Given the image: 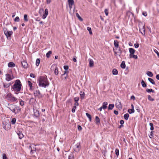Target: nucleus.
I'll return each instance as SVG.
<instances>
[{"instance_id":"34","label":"nucleus","mask_w":159,"mask_h":159,"mask_svg":"<svg viewBox=\"0 0 159 159\" xmlns=\"http://www.w3.org/2000/svg\"><path fill=\"white\" fill-rule=\"evenodd\" d=\"M141 83L142 86L143 87L145 88L146 87L147 85L143 80H142Z\"/></svg>"},{"instance_id":"48","label":"nucleus","mask_w":159,"mask_h":159,"mask_svg":"<svg viewBox=\"0 0 159 159\" xmlns=\"http://www.w3.org/2000/svg\"><path fill=\"white\" fill-rule=\"evenodd\" d=\"M24 19L25 21H27L28 20L27 18V15L26 14H25L24 15Z\"/></svg>"},{"instance_id":"31","label":"nucleus","mask_w":159,"mask_h":159,"mask_svg":"<svg viewBox=\"0 0 159 159\" xmlns=\"http://www.w3.org/2000/svg\"><path fill=\"white\" fill-rule=\"evenodd\" d=\"M80 98H81V99H83L84 97V95H85L84 93V92H83L82 91H81L80 92Z\"/></svg>"},{"instance_id":"9","label":"nucleus","mask_w":159,"mask_h":159,"mask_svg":"<svg viewBox=\"0 0 159 159\" xmlns=\"http://www.w3.org/2000/svg\"><path fill=\"white\" fill-rule=\"evenodd\" d=\"M20 111V109L19 108V107L16 105L14 108L13 110L12 111V112L14 113L15 114H16L18 113Z\"/></svg>"},{"instance_id":"47","label":"nucleus","mask_w":159,"mask_h":159,"mask_svg":"<svg viewBox=\"0 0 159 159\" xmlns=\"http://www.w3.org/2000/svg\"><path fill=\"white\" fill-rule=\"evenodd\" d=\"M87 30L89 31V34H92V31L90 27H88L87 28Z\"/></svg>"},{"instance_id":"51","label":"nucleus","mask_w":159,"mask_h":159,"mask_svg":"<svg viewBox=\"0 0 159 159\" xmlns=\"http://www.w3.org/2000/svg\"><path fill=\"white\" fill-rule=\"evenodd\" d=\"M20 21V19L19 17L16 16L14 19V21L15 22H19Z\"/></svg>"},{"instance_id":"22","label":"nucleus","mask_w":159,"mask_h":159,"mask_svg":"<svg viewBox=\"0 0 159 159\" xmlns=\"http://www.w3.org/2000/svg\"><path fill=\"white\" fill-rule=\"evenodd\" d=\"M134 14L132 12H130L129 11H128L126 13V16H128L129 18L130 17V16H131L132 17L134 16Z\"/></svg>"},{"instance_id":"42","label":"nucleus","mask_w":159,"mask_h":159,"mask_svg":"<svg viewBox=\"0 0 159 159\" xmlns=\"http://www.w3.org/2000/svg\"><path fill=\"white\" fill-rule=\"evenodd\" d=\"M146 91L148 93L152 92L154 93V91L152 89H147L146 90Z\"/></svg>"},{"instance_id":"60","label":"nucleus","mask_w":159,"mask_h":159,"mask_svg":"<svg viewBox=\"0 0 159 159\" xmlns=\"http://www.w3.org/2000/svg\"><path fill=\"white\" fill-rule=\"evenodd\" d=\"M3 159H7V156L5 154H3L2 157Z\"/></svg>"},{"instance_id":"14","label":"nucleus","mask_w":159,"mask_h":159,"mask_svg":"<svg viewBox=\"0 0 159 159\" xmlns=\"http://www.w3.org/2000/svg\"><path fill=\"white\" fill-rule=\"evenodd\" d=\"M17 133L20 139H21L23 138L24 135L20 131H18Z\"/></svg>"},{"instance_id":"21","label":"nucleus","mask_w":159,"mask_h":159,"mask_svg":"<svg viewBox=\"0 0 159 159\" xmlns=\"http://www.w3.org/2000/svg\"><path fill=\"white\" fill-rule=\"evenodd\" d=\"M15 66V64L13 62H10L8 64V66L9 67H13Z\"/></svg>"},{"instance_id":"3","label":"nucleus","mask_w":159,"mask_h":159,"mask_svg":"<svg viewBox=\"0 0 159 159\" xmlns=\"http://www.w3.org/2000/svg\"><path fill=\"white\" fill-rule=\"evenodd\" d=\"M2 125L3 127L6 130H9L11 128V124L8 120L7 121H3L2 122Z\"/></svg>"},{"instance_id":"24","label":"nucleus","mask_w":159,"mask_h":159,"mask_svg":"<svg viewBox=\"0 0 159 159\" xmlns=\"http://www.w3.org/2000/svg\"><path fill=\"white\" fill-rule=\"evenodd\" d=\"M112 73L113 75H117L118 74V71L116 69H113L112 70Z\"/></svg>"},{"instance_id":"19","label":"nucleus","mask_w":159,"mask_h":159,"mask_svg":"<svg viewBox=\"0 0 159 159\" xmlns=\"http://www.w3.org/2000/svg\"><path fill=\"white\" fill-rule=\"evenodd\" d=\"M108 104V103L107 102H105L102 103V108L103 109H105L107 108V105Z\"/></svg>"},{"instance_id":"32","label":"nucleus","mask_w":159,"mask_h":159,"mask_svg":"<svg viewBox=\"0 0 159 159\" xmlns=\"http://www.w3.org/2000/svg\"><path fill=\"white\" fill-rule=\"evenodd\" d=\"M129 116V114L128 113H126L124 115V117L125 120H127L128 119Z\"/></svg>"},{"instance_id":"38","label":"nucleus","mask_w":159,"mask_h":159,"mask_svg":"<svg viewBox=\"0 0 159 159\" xmlns=\"http://www.w3.org/2000/svg\"><path fill=\"white\" fill-rule=\"evenodd\" d=\"M52 52L50 51L48 52L46 54V57L47 58H49L50 57V55L52 54Z\"/></svg>"},{"instance_id":"61","label":"nucleus","mask_w":159,"mask_h":159,"mask_svg":"<svg viewBox=\"0 0 159 159\" xmlns=\"http://www.w3.org/2000/svg\"><path fill=\"white\" fill-rule=\"evenodd\" d=\"M153 131H151L150 133V137L151 138H152L153 137Z\"/></svg>"},{"instance_id":"46","label":"nucleus","mask_w":159,"mask_h":159,"mask_svg":"<svg viewBox=\"0 0 159 159\" xmlns=\"http://www.w3.org/2000/svg\"><path fill=\"white\" fill-rule=\"evenodd\" d=\"M149 125L150 126V130H152L154 129V127L153 126V124L152 123H149Z\"/></svg>"},{"instance_id":"35","label":"nucleus","mask_w":159,"mask_h":159,"mask_svg":"<svg viewBox=\"0 0 159 159\" xmlns=\"http://www.w3.org/2000/svg\"><path fill=\"white\" fill-rule=\"evenodd\" d=\"M95 120H96V124H98V123H100V120L98 116H96Z\"/></svg>"},{"instance_id":"1","label":"nucleus","mask_w":159,"mask_h":159,"mask_svg":"<svg viewBox=\"0 0 159 159\" xmlns=\"http://www.w3.org/2000/svg\"><path fill=\"white\" fill-rule=\"evenodd\" d=\"M39 85L40 87L46 88L49 85V82L48 81L47 77L40 76L39 78Z\"/></svg>"},{"instance_id":"52","label":"nucleus","mask_w":159,"mask_h":159,"mask_svg":"<svg viewBox=\"0 0 159 159\" xmlns=\"http://www.w3.org/2000/svg\"><path fill=\"white\" fill-rule=\"evenodd\" d=\"M76 106H74V107H73L72 109V112H73V113H74L75 112V109L76 108Z\"/></svg>"},{"instance_id":"15","label":"nucleus","mask_w":159,"mask_h":159,"mask_svg":"<svg viewBox=\"0 0 159 159\" xmlns=\"http://www.w3.org/2000/svg\"><path fill=\"white\" fill-rule=\"evenodd\" d=\"M139 31L142 34L144 35L145 34V30L144 29V26H143L141 28H139Z\"/></svg>"},{"instance_id":"13","label":"nucleus","mask_w":159,"mask_h":159,"mask_svg":"<svg viewBox=\"0 0 159 159\" xmlns=\"http://www.w3.org/2000/svg\"><path fill=\"white\" fill-rule=\"evenodd\" d=\"M21 64L23 67L25 68H27L28 65L27 62L23 60L21 61Z\"/></svg>"},{"instance_id":"39","label":"nucleus","mask_w":159,"mask_h":159,"mask_svg":"<svg viewBox=\"0 0 159 159\" xmlns=\"http://www.w3.org/2000/svg\"><path fill=\"white\" fill-rule=\"evenodd\" d=\"M40 59L39 58L37 59L36 61V66H38L40 62Z\"/></svg>"},{"instance_id":"33","label":"nucleus","mask_w":159,"mask_h":159,"mask_svg":"<svg viewBox=\"0 0 159 159\" xmlns=\"http://www.w3.org/2000/svg\"><path fill=\"white\" fill-rule=\"evenodd\" d=\"M76 16L80 21H82L83 20V19L80 16L78 13H76Z\"/></svg>"},{"instance_id":"6","label":"nucleus","mask_w":159,"mask_h":159,"mask_svg":"<svg viewBox=\"0 0 159 159\" xmlns=\"http://www.w3.org/2000/svg\"><path fill=\"white\" fill-rule=\"evenodd\" d=\"M34 94L35 97L38 98H42L43 97L42 94L39 90H36L34 92Z\"/></svg>"},{"instance_id":"45","label":"nucleus","mask_w":159,"mask_h":159,"mask_svg":"<svg viewBox=\"0 0 159 159\" xmlns=\"http://www.w3.org/2000/svg\"><path fill=\"white\" fill-rule=\"evenodd\" d=\"M148 99L149 101H153L154 100V99L152 98L150 95H148Z\"/></svg>"},{"instance_id":"30","label":"nucleus","mask_w":159,"mask_h":159,"mask_svg":"<svg viewBox=\"0 0 159 159\" xmlns=\"http://www.w3.org/2000/svg\"><path fill=\"white\" fill-rule=\"evenodd\" d=\"M114 107V105L113 104H110L108 107L109 110H112Z\"/></svg>"},{"instance_id":"63","label":"nucleus","mask_w":159,"mask_h":159,"mask_svg":"<svg viewBox=\"0 0 159 159\" xmlns=\"http://www.w3.org/2000/svg\"><path fill=\"white\" fill-rule=\"evenodd\" d=\"M78 129L79 130H82V127L80 125H78Z\"/></svg>"},{"instance_id":"2","label":"nucleus","mask_w":159,"mask_h":159,"mask_svg":"<svg viewBox=\"0 0 159 159\" xmlns=\"http://www.w3.org/2000/svg\"><path fill=\"white\" fill-rule=\"evenodd\" d=\"M22 84L19 80H16L14 84L12 87L13 90L16 92H19L21 89Z\"/></svg>"},{"instance_id":"8","label":"nucleus","mask_w":159,"mask_h":159,"mask_svg":"<svg viewBox=\"0 0 159 159\" xmlns=\"http://www.w3.org/2000/svg\"><path fill=\"white\" fill-rule=\"evenodd\" d=\"M6 80L8 81H10L14 78L13 76L10 74L6 75Z\"/></svg>"},{"instance_id":"44","label":"nucleus","mask_w":159,"mask_h":159,"mask_svg":"<svg viewBox=\"0 0 159 159\" xmlns=\"http://www.w3.org/2000/svg\"><path fill=\"white\" fill-rule=\"evenodd\" d=\"M36 148H33V149L31 150L30 153L31 154H32L34 153V152H36Z\"/></svg>"},{"instance_id":"28","label":"nucleus","mask_w":159,"mask_h":159,"mask_svg":"<svg viewBox=\"0 0 159 159\" xmlns=\"http://www.w3.org/2000/svg\"><path fill=\"white\" fill-rule=\"evenodd\" d=\"M129 57L130 58H134L135 59H137L138 58V57L137 55H134V54H129Z\"/></svg>"},{"instance_id":"56","label":"nucleus","mask_w":159,"mask_h":159,"mask_svg":"<svg viewBox=\"0 0 159 159\" xmlns=\"http://www.w3.org/2000/svg\"><path fill=\"white\" fill-rule=\"evenodd\" d=\"M133 111H132V109H129L128 110V112L129 113V114H131V113H134V112H133Z\"/></svg>"},{"instance_id":"7","label":"nucleus","mask_w":159,"mask_h":159,"mask_svg":"<svg viewBox=\"0 0 159 159\" xmlns=\"http://www.w3.org/2000/svg\"><path fill=\"white\" fill-rule=\"evenodd\" d=\"M114 45L116 48L117 49H118V51L120 52V53L121 54L122 52V51L120 50V48L119 47V42L118 41L116 40L114 41Z\"/></svg>"},{"instance_id":"58","label":"nucleus","mask_w":159,"mask_h":159,"mask_svg":"<svg viewBox=\"0 0 159 159\" xmlns=\"http://www.w3.org/2000/svg\"><path fill=\"white\" fill-rule=\"evenodd\" d=\"M134 46L135 48H137L139 47V44L138 43H135L134 44Z\"/></svg>"},{"instance_id":"49","label":"nucleus","mask_w":159,"mask_h":159,"mask_svg":"<svg viewBox=\"0 0 159 159\" xmlns=\"http://www.w3.org/2000/svg\"><path fill=\"white\" fill-rule=\"evenodd\" d=\"M115 152H116V154L117 156H118L119 155V150L118 149L116 148L115 150Z\"/></svg>"},{"instance_id":"41","label":"nucleus","mask_w":159,"mask_h":159,"mask_svg":"<svg viewBox=\"0 0 159 159\" xmlns=\"http://www.w3.org/2000/svg\"><path fill=\"white\" fill-rule=\"evenodd\" d=\"M113 50L115 53V55H116L117 54V53H120V52L118 51V49H116H116H114L113 48Z\"/></svg>"},{"instance_id":"26","label":"nucleus","mask_w":159,"mask_h":159,"mask_svg":"<svg viewBox=\"0 0 159 159\" xmlns=\"http://www.w3.org/2000/svg\"><path fill=\"white\" fill-rule=\"evenodd\" d=\"M68 2L69 5H72L74 3V2L73 0H68Z\"/></svg>"},{"instance_id":"11","label":"nucleus","mask_w":159,"mask_h":159,"mask_svg":"<svg viewBox=\"0 0 159 159\" xmlns=\"http://www.w3.org/2000/svg\"><path fill=\"white\" fill-rule=\"evenodd\" d=\"M34 116L37 118L39 116V111L37 109H34Z\"/></svg>"},{"instance_id":"53","label":"nucleus","mask_w":159,"mask_h":159,"mask_svg":"<svg viewBox=\"0 0 159 159\" xmlns=\"http://www.w3.org/2000/svg\"><path fill=\"white\" fill-rule=\"evenodd\" d=\"M104 12L106 16H107L108 14V10L107 9H105Z\"/></svg>"},{"instance_id":"43","label":"nucleus","mask_w":159,"mask_h":159,"mask_svg":"<svg viewBox=\"0 0 159 159\" xmlns=\"http://www.w3.org/2000/svg\"><path fill=\"white\" fill-rule=\"evenodd\" d=\"M54 73L56 75H57L58 74V68L57 67H56L55 69Z\"/></svg>"},{"instance_id":"29","label":"nucleus","mask_w":159,"mask_h":159,"mask_svg":"<svg viewBox=\"0 0 159 159\" xmlns=\"http://www.w3.org/2000/svg\"><path fill=\"white\" fill-rule=\"evenodd\" d=\"M148 80L152 84H155V83L154 80L153 79H152L150 78H148Z\"/></svg>"},{"instance_id":"62","label":"nucleus","mask_w":159,"mask_h":159,"mask_svg":"<svg viewBox=\"0 0 159 159\" xmlns=\"http://www.w3.org/2000/svg\"><path fill=\"white\" fill-rule=\"evenodd\" d=\"M20 105L22 106L24 105V102L23 101L21 100L20 102Z\"/></svg>"},{"instance_id":"12","label":"nucleus","mask_w":159,"mask_h":159,"mask_svg":"<svg viewBox=\"0 0 159 159\" xmlns=\"http://www.w3.org/2000/svg\"><path fill=\"white\" fill-rule=\"evenodd\" d=\"M116 105L118 108L121 109L122 108V105L121 104L119 100L116 101Z\"/></svg>"},{"instance_id":"64","label":"nucleus","mask_w":159,"mask_h":159,"mask_svg":"<svg viewBox=\"0 0 159 159\" xmlns=\"http://www.w3.org/2000/svg\"><path fill=\"white\" fill-rule=\"evenodd\" d=\"M130 99L134 100L135 99V97L134 95H132Z\"/></svg>"},{"instance_id":"37","label":"nucleus","mask_w":159,"mask_h":159,"mask_svg":"<svg viewBox=\"0 0 159 159\" xmlns=\"http://www.w3.org/2000/svg\"><path fill=\"white\" fill-rule=\"evenodd\" d=\"M147 74L148 76L150 77H152L153 76L152 73L151 72H150V71H148L147 72Z\"/></svg>"},{"instance_id":"50","label":"nucleus","mask_w":159,"mask_h":159,"mask_svg":"<svg viewBox=\"0 0 159 159\" xmlns=\"http://www.w3.org/2000/svg\"><path fill=\"white\" fill-rule=\"evenodd\" d=\"M28 83L30 87V89H31L32 87V83L30 82V81H28Z\"/></svg>"},{"instance_id":"4","label":"nucleus","mask_w":159,"mask_h":159,"mask_svg":"<svg viewBox=\"0 0 159 159\" xmlns=\"http://www.w3.org/2000/svg\"><path fill=\"white\" fill-rule=\"evenodd\" d=\"M6 98L8 100L11 102H15L17 100V98L13 97L10 93L7 94L6 96Z\"/></svg>"},{"instance_id":"36","label":"nucleus","mask_w":159,"mask_h":159,"mask_svg":"<svg viewBox=\"0 0 159 159\" xmlns=\"http://www.w3.org/2000/svg\"><path fill=\"white\" fill-rule=\"evenodd\" d=\"M16 121V119L15 118L12 119L11 123L12 125H14L15 124Z\"/></svg>"},{"instance_id":"40","label":"nucleus","mask_w":159,"mask_h":159,"mask_svg":"<svg viewBox=\"0 0 159 159\" xmlns=\"http://www.w3.org/2000/svg\"><path fill=\"white\" fill-rule=\"evenodd\" d=\"M86 115L87 117L89 119L90 121H91V116L88 113H86Z\"/></svg>"},{"instance_id":"23","label":"nucleus","mask_w":159,"mask_h":159,"mask_svg":"<svg viewBox=\"0 0 159 159\" xmlns=\"http://www.w3.org/2000/svg\"><path fill=\"white\" fill-rule=\"evenodd\" d=\"M16 105L11 104L10 105V107H8V108L11 111L13 110L14 108L15 107Z\"/></svg>"},{"instance_id":"27","label":"nucleus","mask_w":159,"mask_h":159,"mask_svg":"<svg viewBox=\"0 0 159 159\" xmlns=\"http://www.w3.org/2000/svg\"><path fill=\"white\" fill-rule=\"evenodd\" d=\"M74 154L72 153H70L68 155V159H74Z\"/></svg>"},{"instance_id":"59","label":"nucleus","mask_w":159,"mask_h":159,"mask_svg":"<svg viewBox=\"0 0 159 159\" xmlns=\"http://www.w3.org/2000/svg\"><path fill=\"white\" fill-rule=\"evenodd\" d=\"M64 68L66 70H67L69 68V67L68 66H64Z\"/></svg>"},{"instance_id":"10","label":"nucleus","mask_w":159,"mask_h":159,"mask_svg":"<svg viewBox=\"0 0 159 159\" xmlns=\"http://www.w3.org/2000/svg\"><path fill=\"white\" fill-rule=\"evenodd\" d=\"M80 143H77L74 147V150L76 152H78L80 150Z\"/></svg>"},{"instance_id":"25","label":"nucleus","mask_w":159,"mask_h":159,"mask_svg":"<svg viewBox=\"0 0 159 159\" xmlns=\"http://www.w3.org/2000/svg\"><path fill=\"white\" fill-rule=\"evenodd\" d=\"M120 67L121 68L123 69H124L125 68V62L124 61H123L120 64Z\"/></svg>"},{"instance_id":"57","label":"nucleus","mask_w":159,"mask_h":159,"mask_svg":"<svg viewBox=\"0 0 159 159\" xmlns=\"http://www.w3.org/2000/svg\"><path fill=\"white\" fill-rule=\"evenodd\" d=\"M10 86L9 84H3V86L4 88H7L9 87Z\"/></svg>"},{"instance_id":"55","label":"nucleus","mask_w":159,"mask_h":159,"mask_svg":"<svg viewBox=\"0 0 159 159\" xmlns=\"http://www.w3.org/2000/svg\"><path fill=\"white\" fill-rule=\"evenodd\" d=\"M154 51L157 54L158 57L159 58V53L158 51L157 50L155 49Z\"/></svg>"},{"instance_id":"18","label":"nucleus","mask_w":159,"mask_h":159,"mask_svg":"<svg viewBox=\"0 0 159 159\" xmlns=\"http://www.w3.org/2000/svg\"><path fill=\"white\" fill-rule=\"evenodd\" d=\"M48 14V10L47 9H46L45 11V13L43 16V19H45Z\"/></svg>"},{"instance_id":"20","label":"nucleus","mask_w":159,"mask_h":159,"mask_svg":"<svg viewBox=\"0 0 159 159\" xmlns=\"http://www.w3.org/2000/svg\"><path fill=\"white\" fill-rule=\"evenodd\" d=\"M129 51L130 54L132 55V54H134L135 52V50L133 48H129Z\"/></svg>"},{"instance_id":"5","label":"nucleus","mask_w":159,"mask_h":159,"mask_svg":"<svg viewBox=\"0 0 159 159\" xmlns=\"http://www.w3.org/2000/svg\"><path fill=\"white\" fill-rule=\"evenodd\" d=\"M4 33L7 38L10 39L11 36L12 34V31H8L6 28H3Z\"/></svg>"},{"instance_id":"17","label":"nucleus","mask_w":159,"mask_h":159,"mask_svg":"<svg viewBox=\"0 0 159 159\" xmlns=\"http://www.w3.org/2000/svg\"><path fill=\"white\" fill-rule=\"evenodd\" d=\"M89 66L90 67H92L93 66L94 62L93 60L89 58Z\"/></svg>"},{"instance_id":"16","label":"nucleus","mask_w":159,"mask_h":159,"mask_svg":"<svg viewBox=\"0 0 159 159\" xmlns=\"http://www.w3.org/2000/svg\"><path fill=\"white\" fill-rule=\"evenodd\" d=\"M67 77V70H65L64 72V73L61 75V78L62 79L63 78L66 80Z\"/></svg>"},{"instance_id":"54","label":"nucleus","mask_w":159,"mask_h":159,"mask_svg":"<svg viewBox=\"0 0 159 159\" xmlns=\"http://www.w3.org/2000/svg\"><path fill=\"white\" fill-rule=\"evenodd\" d=\"M79 100V97H76L74 98V100L75 102H78Z\"/></svg>"}]
</instances>
